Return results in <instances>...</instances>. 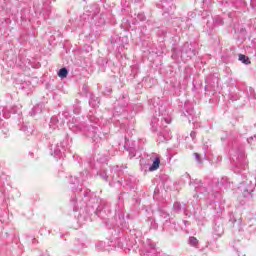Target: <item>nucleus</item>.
I'll use <instances>...</instances> for the list:
<instances>
[{
    "label": "nucleus",
    "instance_id": "obj_6",
    "mask_svg": "<svg viewBox=\"0 0 256 256\" xmlns=\"http://www.w3.org/2000/svg\"><path fill=\"white\" fill-rule=\"evenodd\" d=\"M194 155H195V157H196V160L199 161V154H198V153H195Z\"/></svg>",
    "mask_w": 256,
    "mask_h": 256
},
{
    "label": "nucleus",
    "instance_id": "obj_5",
    "mask_svg": "<svg viewBox=\"0 0 256 256\" xmlns=\"http://www.w3.org/2000/svg\"><path fill=\"white\" fill-rule=\"evenodd\" d=\"M174 209H175V211H181V204L179 202H175Z\"/></svg>",
    "mask_w": 256,
    "mask_h": 256
},
{
    "label": "nucleus",
    "instance_id": "obj_1",
    "mask_svg": "<svg viewBox=\"0 0 256 256\" xmlns=\"http://www.w3.org/2000/svg\"><path fill=\"white\" fill-rule=\"evenodd\" d=\"M161 164V160L159 158H155L152 165L149 168V171H157L159 169V165Z\"/></svg>",
    "mask_w": 256,
    "mask_h": 256
},
{
    "label": "nucleus",
    "instance_id": "obj_2",
    "mask_svg": "<svg viewBox=\"0 0 256 256\" xmlns=\"http://www.w3.org/2000/svg\"><path fill=\"white\" fill-rule=\"evenodd\" d=\"M69 75V71H67V68H61L58 72V77H61V79H65Z\"/></svg>",
    "mask_w": 256,
    "mask_h": 256
},
{
    "label": "nucleus",
    "instance_id": "obj_4",
    "mask_svg": "<svg viewBox=\"0 0 256 256\" xmlns=\"http://www.w3.org/2000/svg\"><path fill=\"white\" fill-rule=\"evenodd\" d=\"M189 241H190V245H192L193 247H197L199 243V241L195 237H190Z\"/></svg>",
    "mask_w": 256,
    "mask_h": 256
},
{
    "label": "nucleus",
    "instance_id": "obj_3",
    "mask_svg": "<svg viewBox=\"0 0 256 256\" xmlns=\"http://www.w3.org/2000/svg\"><path fill=\"white\" fill-rule=\"evenodd\" d=\"M239 61H241L245 65H249L251 63V61L249 60V57H247V56H245L243 54L239 55Z\"/></svg>",
    "mask_w": 256,
    "mask_h": 256
}]
</instances>
